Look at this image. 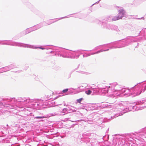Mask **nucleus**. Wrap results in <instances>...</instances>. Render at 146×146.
I'll list each match as a JSON object with an SVG mask.
<instances>
[{
	"mask_svg": "<svg viewBox=\"0 0 146 146\" xmlns=\"http://www.w3.org/2000/svg\"><path fill=\"white\" fill-rule=\"evenodd\" d=\"M36 118V119H40V118H46L45 117H44V116H42V117H35Z\"/></svg>",
	"mask_w": 146,
	"mask_h": 146,
	"instance_id": "4",
	"label": "nucleus"
},
{
	"mask_svg": "<svg viewBox=\"0 0 146 146\" xmlns=\"http://www.w3.org/2000/svg\"><path fill=\"white\" fill-rule=\"evenodd\" d=\"M125 12L123 9H121L118 11V16L113 17L112 20L113 21H116L121 19L124 16Z\"/></svg>",
	"mask_w": 146,
	"mask_h": 146,
	"instance_id": "1",
	"label": "nucleus"
},
{
	"mask_svg": "<svg viewBox=\"0 0 146 146\" xmlns=\"http://www.w3.org/2000/svg\"><path fill=\"white\" fill-rule=\"evenodd\" d=\"M82 99H83V98H81L80 99L77 100V101L79 103H80L81 102L82 100Z\"/></svg>",
	"mask_w": 146,
	"mask_h": 146,
	"instance_id": "3",
	"label": "nucleus"
},
{
	"mask_svg": "<svg viewBox=\"0 0 146 146\" xmlns=\"http://www.w3.org/2000/svg\"><path fill=\"white\" fill-rule=\"evenodd\" d=\"M68 90V89H65L64 90L62 91V92L63 93H66L67 92Z\"/></svg>",
	"mask_w": 146,
	"mask_h": 146,
	"instance_id": "5",
	"label": "nucleus"
},
{
	"mask_svg": "<svg viewBox=\"0 0 146 146\" xmlns=\"http://www.w3.org/2000/svg\"><path fill=\"white\" fill-rule=\"evenodd\" d=\"M92 91L90 90H88V91L85 92V93L87 95H90L92 93Z\"/></svg>",
	"mask_w": 146,
	"mask_h": 146,
	"instance_id": "2",
	"label": "nucleus"
}]
</instances>
